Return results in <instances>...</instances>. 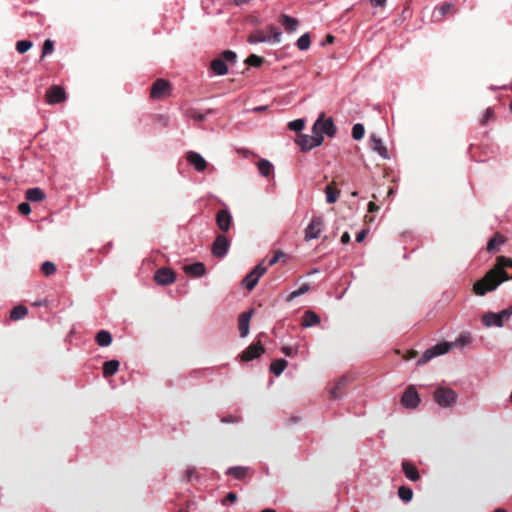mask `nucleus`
<instances>
[{
	"mask_svg": "<svg viewBox=\"0 0 512 512\" xmlns=\"http://www.w3.org/2000/svg\"><path fill=\"white\" fill-rule=\"evenodd\" d=\"M512 279V259L499 256L492 269L485 276L474 283L473 291L478 296H484L486 293L494 291L498 286Z\"/></svg>",
	"mask_w": 512,
	"mask_h": 512,
	"instance_id": "nucleus-1",
	"label": "nucleus"
},
{
	"mask_svg": "<svg viewBox=\"0 0 512 512\" xmlns=\"http://www.w3.org/2000/svg\"><path fill=\"white\" fill-rule=\"evenodd\" d=\"M471 343V335L469 332H462L459 336L452 342H443L434 345L433 347L427 349L422 357L418 359L417 364L423 365L426 362L430 361L436 356L443 355L449 352L453 347H463Z\"/></svg>",
	"mask_w": 512,
	"mask_h": 512,
	"instance_id": "nucleus-2",
	"label": "nucleus"
},
{
	"mask_svg": "<svg viewBox=\"0 0 512 512\" xmlns=\"http://www.w3.org/2000/svg\"><path fill=\"white\" fill-rule=\"evenodd\" d=\"M434 400L442 408H448L457 401V393L448 387H439L434 391Z\"/></svg>",
	"mask_w": 512,
	"mask_h": 512,
	"instance_id": "nucleus-3",
	"label": "nucleus"
},
{
	"mask_svg": "<svg viewBox=\"0 0 512 512\" xmlns=\"http://www.w3.org/2000/svg\"><path fill=\"white\" fill-rule=\"evenodd\" d=\"M312 132H319L322 135L326 134L332 138L336 135L337 128L331 117L325 118V114L321 113L313 125Z\"/></svg>",
	"mask_w": 512,
	"mask_h": 512,
	"instance_id": "nucleus-4",
	"label": "nucleus"
},
{
	"mask_svg": "<svg viewBox=\"0 0 512 512\" xmlns=\"http://www.w3.org/2000/svg\"><path fill=\"white\" fill-rule=\"evenodd\" d=\"M324 141V137L319 132H313V135L300 134L297 139V144L302 151H310L315 147L320 146Z\"/></svg>",
	"mask_w": 512,
	"mask_h": 512,
	"instance_id": "nucleus-5",
	"label": "nucleus"
},
{
	"mask_svg": "<svg viewBox=\"0 0 512 512\" xmlns=\"http://www.w3.org/2000/svg\"><path fill=\"white\" fill-rule=\"evenodd\" d=\"M324 229V219L322 216H313L307 227L305 228V240L310 241L320 237Z\"/></svg>",
	"mask_w": 512,
	"mask_h": 512,
	"instance_id": "nucleus-6",
	"label": "nucleus"
},
{
	"mask_svg": "<svg viewBox=\"0 0 512 512\" xmlns=\"http://www.w3.org/2000/svg\"><path fill=\"white\" fill-rule=\"evenodd\" d=\"M230 247L229 239L223 235H218L212 244V254L216 258H223L227 255Z\"/></svg>",
	"mask_w": 512,
	"mask_h": 512,
	"instance_id": "nucleus-7",
	"label": "nucleus"
},
{
	"mask_svg": "<svg viewBox=\"0 0 512 512\" xmlns=\"http://www.w3.org/2000/svg\"><path fill=\"white\" fill-rule=\"evenodd\" d=\"M402 405L407 409H415L420 403V397L414 387L405 390L401 398Z\"/></svg>",
	"mask_w": 512,
	"mask_h": 512,
	"instance_id": "nucleus-8",
	"label": "nucleus"
},
{
	"mask_svg": "<svg viewBox=\"0 0 512 512\" xmlns=\"http://www.w3.org/2000/svg\"><path fill=\"white\" fill-rule=\"evenodd\" d=\"M154 280L157 284L166 286L175 282L176 275L172 269L163 267L156 271Z\"/></svg>",
	"mask_w": 512,
	"mask_h": 512,
	"instance_id": "nucleus-9",
	"label": "nucleus"
},
{
	"mask_svg": "<svg viewBox=\"0 0 512 512\" xmlns=\"http://www.w3.org/2000/svg\"><path fill=\"white\" fill-rule=\"evenodd\" d=\"M169 91V82L164 79H157L152 85L150 95L153 99H161L164 96L168 95Z\"/></svg>",
	"mask_w": 512,
	"mask_h": 512,
	"instance_id": "nucleus-10",
	"label": "nucleus"
},
{
	"mask_svg": "<svg viewBox=\"0 0 512 512\" xmlns=\"http://www.w3.org/2000/svg\"><path fill=\"white\" fill-rule=\"evenodd\" d=\"M186 160L191 166L194 167L197 172H203L208 165L204 157L198 152L194 151L187 153Z\"/></svg>",
	"mask_w": 512,
	"mask_h": 512,
	"instance_id": "nucleus-11",
	"label": "nucleus"
},
{
	"mask_svg": "<svg viewBox=\"0 0 512 512\" xmlns=\"http://www.w3.org/2000/svg\"><path fill=\"white\" fill-rule=\"evenodd\" d=\"M216 223L222 232H227L232 224V215L229 209L219 210L216 214Z\"/></svg>",
	"mask_w": 512,
	"mask_h": 512,
	"instance_id": "nucleus-12",
	"label": "nucleus"
},
{
	"mask_svg": "<svg viewBox=\"0 0 512 512\" xmlns=\"http://www.w3.org/2000/svg\"><path fill=\"white\" fill-rule=\"evenodd\" d=\"M350 378L348 376H342L338 379L335 385L329 391L330 400H338L343 397L344 389L349 383Z\"/></svg>",
	"mask_w": 512,
	"mask_h": 512,
	"instance_id": "nucleus-13",
	"label": "nucleus"
},
{
	"mask_svg": "<svg viewBox=\"0 0 512 512\" xmlns=\"http://www.w3.org/2000/svg\"><path fill=\"white\" fill-rule=\"evenodd\" d=\"M46 97L49 104H57L65 100L66 94L61 86L54 85L47 90Z\"/></svg>",
	"mask_w": 512,
	"mask_h": 512,
	"instance_id": "nucleus-14",
	"label": "nucleus"
},
{
	"mask_svg": "<svg viewBox=\"0 0 512 512\" xmlns=\"http://www.w3.org/2000/svg\"><path fill=\"white\" fill-rule=\"evenodd\" d=\"M182 269L185 274L191 275L195 278H201L206 274V266L203 262L185 264Z\"/></svg>",
	"mask_w": 512,
	"mask_h": 512,
	"instance_id": "nucleus-15",
	"label": "nucleus"
},
{
	"mask_svg": "<svg viewBox=\"0 0 512 512\" xmlns=\"http://www.w3.org/2000/svg\"><path fill=\"white\" fill-rule=\"evenodd\" d=\"M371 148L374 152H377L383 159H389L387 147L383 143L382 139L375 134L370 135Z\"/></svg>",
	"mask_w": 512,
	"mask_h": 512,
	"instance_id": "nucleus-16",
	"label": "nucleus"
},
{
	"mask_svg": "<svg viewBox=\"0 0 512 512\" xmlns=\"http://www.w3.org/2000/svg\"><path fill=\"white\" fill-rule=\"evenodd\" d=\"M251 473L252 469L246 466L229 467L225 472L226 475L232 476L236 480H244Z\"/></svg>",
	"mask_w": 512,
	"mask_h": 512,
	"instance_id": "nucleus-17",
	"label": "nucleus"
},
{
	"mask_svg": "<svg viewBox=\"0 0 512 512\" xmlns=\"http://www.w3.org/2000/svg\"><path fill=\"white\" fill-rule=\"evenodd\" d=\"M264 352V348L260 343L251 344L246 350L242 353L243 361H251L257 357H259Z\"/></svg>",
	"mask_w": 512,
	"mask_h": 512,
	"instance_id": "nucleus-18",
	"label": "nucleus"
},
{
	"mask_svg": "<svg viewBox=\"0 0 512 512\" xmlns=\"http://www.w3.org/2000/svg\"><path fill=\"white\" fill-rule=\"evenodd\" d=\"M253 315V310H249L243 312L239 316V333L242 338L246 337L249 334V324L251 317Z\"/></svg>",
	"mask_w": 512,
	"mask_h": 512,
	"instance_id": "nucleus-19",
	"label": "nucleus"
},
{
	"mask_svg": "<svg viewBox=\"0 0 512 512\" xmlns=\"http://www.w3.org/2000/svg\"><path fill=\"white\" fill-rule=\"evenodd\" d=\"M401 466L407 479H409L412 482H416L420 479L418 469L414 464L410 463L407 460H403Z\"/></svg>",
	"mask_w": 512,
	"mask_h": 512,
	"instance_id": "nucleus-20",
	"label": "nucleus"
},
{
	"mask_svg": "<svg viewBox=\"0 0 512 512\" xmlns=\"http://www.w3.org/2000/svg\"><path fill=\"white\" fill-rule=\"evenodd\" d=\"M482 324L488 328L490 327H498L501 328L504 326L500 317L497 316L494 312H487L483 314L481 318Z\"/></svg>",
	"mask_w": 512,
	"mask_h": 512,
	"instance_id": "nucleus-21",
	"label": "nucleus"
},
{
	"mask_svg": "<svg viewBox=\"0 0 512 512\" xmlns=\"http://www.w3.org/2000/svg\"><path fill=\"white\" fill-rule=\"evenodd\" d=\"M210 68L214 72V74L218 76H222L228 73V66L224 62V59L220 57L212 60Z\"/></svg>",
	"mask_w": 512,
	"mask_h": 512,
	"instance_id": "nucleus-22",
	"label": "nucleus"
},
{
	"mask_svg": "<svg viewBox=\"0 0 512 512\" xmlns=\"http://www.w3.org/2000/svg\"><path fill=\"white\" fill-rule=\"evenodd\" d=\"M320 323V317L313 311L307 310L304 312L302 318V326L304 328H309L315 326Z\"/></svg>",
	"mask_w": 512,
	"mask_h": 512,
	"instance_id": "nucleus-23",
	"label": "nucleus"
},
{
	"mask_svg": "<svg viewBox=\"0 0 512 512\" xmlns=\"http://www.w3.org/2000/svg\"><path fill=\"white\" fill-rule=\"evenodd\" d=\"M280 22L288 32H295L299 25V21L296 18L286 14L280 16Z\"/></svg>",
	"mask_w": 512,
	"mask_h": 512,
	"instance_id": "nucleus-24",
	"label": "nucleus"
},
{
	"mask_svg": "<svg viewBox=\"0 0 512 512\" xmlns=\"http://www.w3.org/2000/svg\"><path fill=\"white\" fill-rule=\"evenodd\" d=\"M120 363L118 360H109L103 364V376L105 378L114 375L119 370Z\"/></svg>",
	"mask_w": 512,
	"mask_h": 512,
	"instance_id": "nucleus-25",
	"label": "nucleus"
},
{
	"mask_svg": "<svg viewBox=\"0 0 512 512\" xmlns=\"http://www.w3.org/2000/svg\"><path fill=\"white\" fill-rule=\"evenodd\" d=\"M258 171L263 177L270 176L274 171L273 164L267 159H261L257 163Z\"/></svg>",
	"mask_w": 512,
	"mask_h": 512,
	"instance_id": "nucleus-26",
	"label": "nucleus"
},
{
	"mask_svg": "<svg viewBox=\"0 0 512 512\" xmlns=\"http://www.w3.org/2000/svg\"><path fill=\"white\" fill-rule=\"evenodd\" d=\"M44 198H45V193L43 192V190L41 188L34 187V188H29L26 191V199L28 201L39 202V201H42Z\"/></svg>",
	"mask_w": 512,
	"mask_h": 512,
	"instance_id": "nucleus-27",
	"label": "nucleus"
},
{
	"mask_svg": "<svg viewBox=\"0 0 512 512\" xmlns=\"http://www.w3.org/2000/svg\"><path fill=\"white\" fill-rule=\"evenodd\" d=\"M96 342L100 347H107L112 342V335L106 330H100L96 334Z\"/></svg>",
	"mask_w": 512,
	"mask_h": 512,
	"instance_id": "nucleus-28",
	"label": "nucleus"
},
{
	"mask_svg": "<svg viewBox=\"0 0 512 512\" xmlns=\"http://www.w3.org/2000/svg\"><path fill=\"white\" fill-rule=\"evenodd\" d=\"M287 364H288L287 361L283 358L276 359L271 363L270 371L274 375L279 376L285 370V368L287 367Z\"/></svg>",
	"mask_w": 512,
	"mask_h": 512,
	"instance_id": "nucleus-29",
	"label": "nucleus"
},
{
	"mask_svg": "<svg viewBox=\"0 0 512 512\" xmlns=\"http://www.w3.org/2000/svg\"><path fill=\"white\" fill-rule=\"evenodd\" d=\"M28 313V309L23 305L15 306L10 313V318L14 321L23 319Z\"/></svg>",
	"mask_w": 512,
	"mask_h": 512,
	"instance_id": "nucleus-30",
	"label": "nucleus"
},
{
	"mask_svg": "<svg viewBox=\"0 0 512 512\" xmlns=\"http://www.w3.org/2000/svg\"><path fill=\"white\" fill-rule=\"evenodd\" d=\"M311 287L308 283H303L298 289L292 291L288 296H287V301L288 302H291L293 301L295 298L301 296V295H304L305 293H307L308 291H310Z\"/></svg>",
	"mask_w": 512,
	"mask_h": 512,
	"instance_id": "nucleus-31",
	"label": "nucleus"
},
{
	"mask_svg": "<svg viewBox=\"0 0 512 512\" xmlns=\"http://www.w3.org/2000/svg\"><path fill=\"white\" fill-rule=\"evenodd\" d=\"M268 41V36H266L262 31L258 30L253 32L248 37V42L250 44H257V43H266Z\"/></svg>",
	"mask_w": 512,
	"mask_h": 512,
	"instance_id": "nucleus-32",
	"label": "nucleus"
},
{
	"mask_svg": "<svg viewBox=\"0 0 512 512\" xmlns=\"http://www.w3.org/2000/svg\"><path fill=\"white\" fill-rule=\"evenodd\" d=\"M258 281H259V278L256 275H254L253 272L251 271L243 279L242 285L245 288H247L248 290H252L257 285Z\"/></svg>",
	"mask_w": 512,
	"mask_h": 512,
	"instance_id": "nucleus-33",
	"label": "nucleus"
},
{
	"mask_svg": "<svg viewBox=\"0 0 512 512\" xmlns=\"http://www.w3.org/2000/svg\"><path fill=\"white\" fill-rule=\"evenodd\" d=\"M398 496L403 502L408 503L412 500L413 491L410 487L401 486L398 489Z\"/></svg>",
	"mask_w": 512,
	"mask_h": 512,
	"instance_id": "nucleus-34",
	"label": "nucleus"
},
{
	"mask_svg": "<svg viewBox=\"0 0 512 512\" xmlns=\"http://www.w3.org/2000/svg\"><path fill=\"white\" fill-rule=\"evenodd\" d=\"M310 44L311 40L309 33H304L303 35H301L296 42V46L301 51L307 50L310 47Z\"/></svg>",
	"mask_w": 512,
	"mask_h": 512,
	"instance_id": "nucleus-35",
	"label": "nucleus"
},
{
	"mask_svg": "<svg viewBox=\"0 0 512 512\" xmlns=\"http://www.w3.org/2000/svg\"><path fill=\"white\" fill-rule=\"evenodd\" d=\"M365 134V127L361 123H356L352 127V137L355 140H361Z\"/></svg>",
	"mask_w": 512,
	"mask_h": 512,
	"instance_id": "nucleus-36",
	"label": "nucleus"
},
{
	"mask_svg": "<svg viewBox=\"0 0 512 512\" xmlns=\"http://www.w3.org/2000/svg\"><path fill=\"white\" fill-rule=\"evenodd\" d=\"M504 242V239L501 235L496 234L493 238H491L487 243V250L492 252L496 249L497 246L501 245Z\"/></svg>",
	"mask_w": 512,
	"mask_h": 512,
	"instance_id": "nucleus-37",
	"label": "nucleus"
},
{
	"mask_svg": "<svg viewBox=\"0 0 512 512\" xmlns=\"http://www.w3.org/2000/svg\"><path fill=\"white\" fill-rule=\"evenodd\" d=\"M326 201L329 204L335 203L339 197V191L333 189L331 186H327L325 189Z\"/></svg>",
	"mask_w": 512,
	"mask_h": 512,
	"instance_id": "nucleus-38",
	"label": "nucleus"
},
{
	"mask_svg": "<svg viewBox=\"0 0 512 512\" xmlns=\"http://www.w3.org/2000/svg\"><path fill=\"white\" fill-rule=\"evenodd\" d=\"M41 271L44 275L50 276L56 272V265L51 261H45L41 265Z\"/></svg>",
	"mask_w": 512,
	"mask_h": 512,
	"instance_id": "nucleus-39",
	"label": "nucleus"
},
{
	"mask_svg": "<svg viewBox=\"0 0 512 512\" xmlns=\"http://www.w3.org/2000/svg\"><path fill=\"white\" fill-rule=\"evenodd\" d=\"M32 45L33 43L29 40H20L16 43V50L18 53L23 54L27 52Z\"/></svg>",
	"mask_w": 512,
	"mask_h": 512,
	"instance_id": "nucleus-40",
	"label": "nucleus"
},
{
	"mask_svg": "<svg viewBox=\"0 0 512 512\" xmlns=\"http://www.w3.org/2000/svg\"><path fill=\"white\" fill-rule=\"evenodd\" d=\"M304 126H305V121L300 118L290 121L288 123V128L291 131H295V132H300L301 130H303Z\"/></svg>",
	"mask_w": 512,
	"mask_h": 512,
	"instance_id": "nucleus-41",
	"label": "nucleus"
},
{
	"mask_svg": "<svg viewBox=\"0 0 512 512\" xmlns=\"http://www.w3.org/2000/svg\"><path fill=\"white\" fill-rule=\"evenodd\" d=\"M264 62V58L260 57L256 54H251L247 59L246 63L253 66V67H259Z\"/></svg>",
	"mask_w": 512,
	"mask_h": 512,
	"instance_id": "nucleus-42",
	"label": "nucleus"
},
{
	"mask_svg": "<svg viewBox=\"0 0 512 512\" xmlns=\"http://www.w3.org/2000/svg\"><path fill=\"white\" fill-rule=\"evenodd\" d=\"M272 35L268 37V43L277 44L281 42L282 33L274 28V26L270 27Z\"/></svg>",
	"mask_w": 512,
	"mask_h": 512,
	"instance_id": "nucleus-43",
	"label": "nucleus"
},
{
	"mask_svg": "<svg viewBox=\"0 0 512 512\" xmlns=\"http://www.w3.org/2000/svg\"><path fill=\"white\" fill-rule=\"evenodd\" d=\"M220 58H223L224 59V62H230V63H235L236 62V58H237V55L235 52L231 51V50H225Z\"/></svg>",
	"mask_w": 512,
	"mask_h": 512,
	"instance_id": "nucleus-44",
	"label": "nucleus"
},
{
	"mask_svg": "<svg viewBox=\"0 0 512 512\" xmlns=\"http://www.w3.org/2000/svg\"><path fill=\"white\" fill-rule=\"evenodd\" d=\"M53 50H54V43H53V41L50 40V39L45 40V42L43 44V50H42L43 56L51 54L53 52Z\"/></svg>",
	"mask_w": 512,
	"mask_h": 512,
	"instance_id": "nucleus-45",
	"label": "nucleus"
},
{
	"mask_svg": "<svg viewBox=\"0 0 512 512\" xmlns=\"http://www.w3.org/2000/svg\"><path fill=\"white\" fill-rule=\"evenodd\" d=\"M267 271V267L263 265V263H259L252 270L253 274L256 275L259 279L262 275H264Z\"/></svg>",
	"mask_w": 512,
	"mask_h": 512,
	"instance_id": "nucleus-46",
	"label": "nucleus"
},
{
	"mask_svg": "<svg viewBox=\"0 0 512 512\" xmlns=\"http://www.w3.org/2000/svg\"><path fill=\"white\" fill-rule=\"evenodd\" d=\"M452 8H453V4L451 2H444L438 8L441 17H444Z\"/></svg>",
	"mask_w": 512,
	"mask_h": 512,
	"instance_id": "nucleus-47",
	"label": "nucleus"
},
{
	"mask_svg": "<svg viewBox=\"0 0 512 512\" xmlns=\"http://www.w3.org/2000/svg\"><path fill=\"white\" fill-rule=\"evenodd\" d=\"M18 210L21 214L23 215H28L30 212H31V207L29 205V203L27 202H22L18 205Z\"/></svg>",
	"mask_w": 512,
	"mask_h": 512,
	"instance_id": "nucleus-48",
	"label": "nucleus"
},
{
	"mask_svg": "<svg viewBox=\"0 0 512 512\" xmlns=\"http://www.w3.org/2000/svg\"><path fill=\"white\" fill-rule=\"evenodd\" d=\"M190 117L193 118L195 121L202 122L206 119V115L197 111L193 110L191 111Z\"/></svg>",
	"mask_w": 512,
	"mask_h": 512,
	"instance_id": "nucleus-49",
	"label": "nucleus"
},
{
	"mask_svg": "<svg viewBox=\"0 0 512 512\" xmlns=\"http://www.w3.org/2000/svg\"><path fill=\"white\" fill-rule=\"evenodd\" d=\"M493 114V110L491 108H487L481 119V123L486 124L493 117Z\"/></svg>",
	"mask_w": 512,
	"mask_h": 512,
	"instance_id": "nucleus-50",
	"label": "nucleus"
},
{
	"mask_svg": "<svg viewBox=\"0 0 512 512\" xmlns=\"http://www.w3.org/2000/svg\"><path fill=\"white\" fill-rule=\"evenodd\" d=\"M498 317H500V319L502 320V322L504 323L505 321L509 320L510 319V315L508 313V311H506V309H503L501 310L500 312H497L496 313Z\"/></svg>",
	"mask_w": 512,
	"mask_h": 512,
	"instance_id": "nucleus-51",
	"label": "nucleus"
},
{
	"mask_svg": "<svg viewBox=\"0 0 512 512\" xmlns=\"http://www.w3.org/2000/svg\"><path fill=\"white\" fill-rule=\"evenodd\" d=\"M194 474H195V468H193V467H189V468L185 471V475H184V477H185V479H186L187 481H190V480H192V478L194 477Z\"/></svg>",
	"mask_w": 512,
	"mask_h": 512,
	"instance_id": "nucleus-52",
	"label": "nucleus"
},
{
	"mask_svg": "<svg viewBox=\"0 0 512 512\" xmlns=\"http://www.w3.org/2000/svg\"><path fill=\"white\" fill-rule=\"evenodd\" d=\"M282 255H283V253H282V252H277V253H275V254L272 256V258L269 260V265H270V266L275 265V264L279 261V259H280V257H281Z\"/></svg>",
	"mask_w": 512,
	"mask_h": 512,
	"instance_id": "nucleus-53",
	"label": "nucleus"
},
{
	"mask_svg": "<svg viewBox=\"0 0 512 512\" xmlns=\"http://www.w3.org/2000/svg\"><path fill=\"white\" fill-rule=\"evenodd\" d=\"M281 351H282V353H284L286 356H289V357L294 354V349L287 345L283 346L281 348Z\"/></svg>",
	"mask_w": 512,
	"mask_h": 512,
	"instance_id": "nucleus-54",
	"label": "nucleus"
},
{
	"mask_svg": "<svg viewBox=\"0 0 512 512\" xmlns=\"http://www.w3.org/2000/svg\"><path fill=\"white\" fill-rule=\"evenodd\" d=\"M367 230L362 229L357 235H356V242L361 243L365 236H366Z\"/></svg>",
	"mask_w": 512,
	"mask_h": 512,
	"instance_id": "nucleus-55",
	"label": "nucleus"
},
{
	"mask_svg": "<svg viewBox=\"0 0 512 512\" xmlns=\"http://www.w3.org/2000/svg\"><path fill=\"white\" fill-rule=\"evenodd\" d=\"M378 210H379V206L377 204H375L372 201L368 203V211L369 212L374 213V212H377Z\"/></svg>",
	"mask_w": 512,
	"mask_h": 512,
	"instance_id": "nucleus-56",
	"label": "nucleus"
},
{
	"mask_svg": "<svg viewBox=\"0 0 512 512\" xmlns=\"http://www.w3.org/2000/svg\"><path fill=\"white\" fill-rule=\"evenodd\" d=\"M226 500L231 502V503H234L236 500H237V495L236 493L234 492H229L227 495H226Z\"/></svg>",
	"mask_w": 512,
	"mask_h": 512,
	"instance_id": "nucleus-57",
	"label": "nucleus"
},
{
	"mask_svg": "<svg viewBox=\"0 0 512 512\" xmlns=\"http://www.w3.org/2000/svg\"><path fill=\"white\" fill-rule=\"evenodd\" d=\"M350 242V234L348 232H344L341 236V243L347 244Z\"/></svg>",
	"mask_w": 512,
	"mask_h": 512,
	"instance_id": "nucleus-58",
	"label": "nucleus"
},
{
	"mask_svg": "<svg viewBox=\"0 0 512 512\" xmlns=\"http://www.w3.org/2000/svg\"><path fill=\"white\" fill-rule=\"evenodd\" d=\"M237 419L234 416H227L221 419V422L223 423H234Z\"/></svg>",
	"mask_w": 512,
	"mask_h": 512,
	"instance_id": "nucleus-59",
	"label": "nucleus"
},
{
	"mask_svg": "<svg viewBox=\"0 0 512 512\" xmlns=\"http://www.w3.org/2000/svg\"><path fill=\"white\" fill-rule=\"evenodd\" d=\"M267 109V106L266 105H263V106H257V107H254L252 109L253 112L255 113H260V112H263Z\"/></svg>",
	"mask_w": 512,
	"mask_h": 512,
	"instance_id": "nucleus-60",
	"label": "nucleus"
},
{
	"mask_svg": "<svg viewBox=\"0 0 512 512\" xmlns=\"http://www.w3.org/2000/svg\"><path fill=\"white\" fill-rule=\"evenodd\" d=\"M249 2H250V0H232V3L235 4L236 6H242Z\"/></svg>",
	"mask_w": 512,
	"mask_h": 512,
	"instance_id": "nucleus-61",
	"label": "nucleus"
},
{
	"mask_svg": "<svg viewBox=\"0 0 512 512\" xmlns=\"http://www.w3.org/2000/svg\"><path fill=\"white\" fill-rule=\"evenodd\" d=\"M371 2L375 5V6H383L386 2V0H371Z\"/></svg>",
	"mask_w": 512,
	"mask_h": 512,
	"instance_id": "nucleus-62",
	"label": "nucleus"
},
{
	"mask_svg": "<svg viewBox=\"0 0 512 512\" xmlns=\"http://www.w3.org/2000/svg\"><path fill=\"white\" fill-rule=\"evenodd\" d=\"M506 311H508L509 315L512 316V305L506 308Z\"/></svg>",
	"mask_w": 512,
	"mask_h": 512,
	"instance_id": "nucleus-63",
	"label": "nucleus"
},
{
	"mask_svg": "<svg viewBox=\"0 0 512 512\" xmlns=\"http://www.w3.org/2000/svg\"><path fill=\"white\" fill-rule=\"evenodd\" d=\"M261 512H276V510L268 508V509L262 510Z\"/></svg>",
	"mask_w": 512,
	"mask_h": 512,
	"instance_id": "nucleus-64",
	"label": "nucleus"
}]
</instances>
